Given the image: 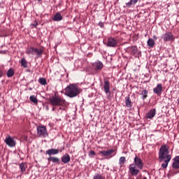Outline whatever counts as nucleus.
<instances>
[{"label":"nucleus","mask_w":179,"mask_h":179,"mask_svg":"<svg viewBox=\"0 0 179 179\" xmlns=\"http://www.w3.org/2000/svg\"><path fill=\"white\" fill-rule=\"evenodd\" d=\"M49 103L52 106V111H55L57 107H59V110H65V107L67 106L65 99H63L57 93H55L54 96L49 99Z\"/></svg>","instance_id":"obj_2"},{"label":"nucleus","mask_w":179,"mask_h":179,"mask_svg":"<svg viewBox=\"0 0 179 179\" xmlns=\"http://www.w3.org/2000/svg\"><path fill=\"white\" fill-rule=\"evenodd\" d=\"M141 94V96H142L143 100H145V99L148 98V91L146 90H142Z\"/></svg>","instance_id":"obj_25"},{"label":"nucleus","mask_w":179,"mask_h":179,"mask_svg":"<svg viewBox=\"0 0 179 179\" xmlns=\"http://www.w3.org/2000/svg\"><path fill=\"white\" fill-rule=\"evenodd\" d=\"M37 134L38 136L41 138H45L48 136V131L45 125H39L37 127Z\"/></svg>","instance_id":"obj_6"},{"label":"nucleus","mask_w":179,"mask_h":179,"mask_svg":"<svg viewBox=\"0 0 179 179\" xmlns=\"http://www.w3.org/2000/svg\"><path fill=\"white\" fill-rule=\"evenodd\" d=\"M44 52L41 48H35L34 47H29L26 50L27 55H36L37 58H41Z\"/></svg>","instance_id":"obj_5"},{"label":"nucleus","mask_w":179,"mask_h":179,"mask_svg":"<svg viewBox=\"0 0 179 179\" xmlns=\"http://www.w3.org/2000/svg\"><path fill=\"white\" fill-rule=\"evenodd\" d=\"M173 169H179V156H176L173 158V163L172 164Z\"/></svg>","instance_id":"obj_17"},{"label":"nucleus","mask_w":179,"mask_h":179,"mask_svg":"<svg viewBox=\"0 0 179 179\" xmlns=\"http://www.w3.org/2000/svg\"><path fill=\"white\" fill-rule=\"evenodd\" d=\"M70 160H71V156H70V155H69V153H66L62 157V161L64 163H69L70 162Z\"/></svg>","instance_id":"obj_18"},{"label":"nucleus","mask_w":179,"mask_h":179,"mask_svg":"<svg viewBox=\"0 0 179 179\" xmlns=\"http://www.w3.org/2000/svg\"><path fill=\"white\" fill-rule=\"evenodd\" d=\"M103 90L106 94L110 92V82L107 78H103Z\"/></svg>","instance_id":"obj_10"},{"label":"nucleus","mask_w":179,"mask_h":179,"mask_svg":"<svg viewBox=\"0 0 179 179\" xmlns=\"http://www.w3.org/2000/svg\"><path fill=\"white\" fill-rule=\"evenodd\" d=\"M5 142L6 145H8V146H10L11 148L16 146V141H15V139L10 136H6Z\"/></svg>","instance_id":"obj_11"},{"label":"nucleus","mask_w":179,"mask_h":179,"mask_svg":"<svg viewBox=\"0 0 179 179\" xmlns=\"http://www.w3.org/2000/svg\"><path fill=\"white\" fill-rule=\"evenodd\" d=\"M14 75H15L14 69H13L12 68L8 69V71H7L8 78H12L13 76H14Z\"/></svg>","instance_id":"obj_24"},{"label":"nucleus","mask_w":179,"mask_h":179,"mask_svg":"<svg viewBox=\"0 0 179 179\" xmlns=\"http://www.w3.org/2000/svg\"><path fill=\"white\" fill-rule=\"evenodd\" d=\"M63 17L61 15V13H56V15L54 16V17H52V20L54 22H61V20H62Z\"/></svg>","instance_id":"obj_20"},{"label":"nucleus","mask_w":179,"mask_h":179,"mask_svg":"<svg viewBox=\"0 0 179 179\" xmlns=\"http://www.w3.org/2000/svg\"><path fill=\"white\" fill-rule=\"evenodd\" d=\"M3 71L0 70V78H1V76H3Z\"/></svg>","instance_id":"obj_36"},{"label":"nucleus","mask_w":179,"mask_h":179,"mask_svg":"<svg viewBox=\"0 0 179 179\" xmlns=\"http://www.w3.org/2000/svg\"><path fill=\"white\" fill-rule=\"evenodd\" d=\"M143 179H148V178L147 177H143Z\"/></svg>","instance_id":"obj_39"},{"label":"nucleus","mask_w":179,"mask_h":179,"mask_svg":"<svg viewBox=\"0 0 179 179\" xmlns=\"http://www.w3.org/2000/svg\"><path fill=\"white\" fill-rule=\"evenodd\" d=\"M162 38L164 41V43H167L169 41L173 42L176 40L175 36H173L171 31H166L164 34L162 35Z\"/></svg>","instance_id":"obj_7"},{"label":"nucleus","mask_w":179,"mask_h":179,"mask_svg":"<svg viewBox=\"0 0 179 179\" xmlns=\"http://www.w3.org/2000/svg\"><path fill=\"white\" fill-rule=\"evenodd\" d=\"M96 155V152H94V150H90V153H89V156L90 157H92L93 156H94Z\"/></svg>","instance_id":"obj_32"},{"label":"nucleus","mask_w":179,"mask_h":179,"mask_svg":"<svg viewBox=\"0 0 179 179\" xmlns=\"http://www.w3.org/2000/svg\"><path fill=\"white\" fill-rule=\"evenodd\" d=\"M125 52H127L128 54H131V55H136L138 54V47L136 45H132L131 47H127L124 49Z\"/></svg>","instance_id":"obj_9"},{"label":"nucleus","mask_w":179,"mask_h":179,"mask_svg":"<svg viewBox=\"0 0 179 179\" xmlns=\"http://www.w3.org/2000/svg\"><path fill=\"white\" fill-rule=\"evenodd\" d=\"M22 138L24 139V141H27V139H28L27 135H24V136H22Z\"/></svg>","instance_id":"obj_33"},{"label":"nucleus","mask_w":179,"mask_h":179,"mask_svg":"<svg viewBox=\"0 0 179 179\" xmlns=\"http://www.w3.org/2000/svg\"><path fill=\"white\" fill-rule=\"evenodd\" d=\"M38 82L41 85H47V79L45 78H40Z\"/></svg>","instance_id":"obj_30"},{"label":"nucleus","mask_w":179,"mask_h":179,"mask_svg":"<svg viewBox=\"0 0 179 179\" xmlns=\"http://www.w3.org/2000/svg\"><path fill=\"white\" fill-rule=\"evenodd\" d=\"M21 65H22V66H23V68H27L28 64H27V61H26L25 58H22L21 59Z\"/></svg>","instance_id":"obj_29"},{"label":"nucleus","mask_w":179,"mask_h":179,"mask_svg":"<svg viewBox=\"0 0 179 179\" xmlns=\"http://www.w3.org/2000/svg\"><path fill=\"white\" fill-rule=\"evenodd\" d=\"M93 68L95 71H101V69H103V62H95L94 64H93Z\"/></svg>","instance_id":"obj_15"},{"label":"nucleus","mask_w":179,"mask_h":179,"mask_svg":"<svg viewBox=\"0 0 179 179\" xmlns=\"http://www.w3.org/2000/svg\"><path fill=\"white\" fill-rule=\"evenodd\" d=\"M159 162H164L162 164L163 169H166L169 162L171 160L169 145H162L159 151Z\"/></svg>","instance_id":"obj_1"},{"label":"nucleus","mask_w":179,"mask_h":179,"mask_svg":"<svg viewBox=\"0 0 179 179\" xmlns=\"http://www.w3.org/2000/svg\"><path fill=\"white\" fill-rule=\"evenodd\" d=\"M38 25V23H37V22L32 24V26H34V27H37Z\"/></svg>","instance_id":"obj_35"},{"label":"nucleus","mask_w":179,"mask_h":179,"mask_svg":"<svg viewBox=\"0 0 179 179\" xmlns=\"http://www.w3.org/2000/svg\"><path fill=\"white\" fill-rule=\"evenodd\" d=\"M82 90L76 85L71 84L65 89V94L69 97H76L80 94Z\"/></svg>","instance_id":"obj_4"},{"label":"nucleus","mask_w":179,"mask_h":179,"mask_svg":"<svg viewBox=\"0 0 179 179\" xmlns=\"http://www.w3.org/2000/svg\"><path fill=\"white\" fill-rule=\"evenodd\" d=\"M156 108H152L145 114V118L152 120V118H154V117L156 115Z\"/></svg>","instance_id":"obj_13"},{"label":"nucleus","mask_w":179,"mask_h":179,"mask_svg":"<svg viewBox=\"0 0 179 179\" xmlns=\"http://www.w3.org/2000/svg\"><path fill=\"white\" fill-rule=\"evenodd\" d=\"M154 38H155V40H157V37L156 36H154Z\"/></svg>","instance_id":"obj_38"},{"label":"nucleus","mask_w":179,"mask_h":179,"mask_svg":"<svg viewBox=\"0 0 179 179\" xmlns=\"http://www.w3.org/2000/svg\"><path fill=\"white\" fill-rule=\"evenodd\" d=\"M126 162V157L125 156H121L119 159V164L120 166H122L123 164Z\"/></svg>","instance_id":"obj_26"},{"label":"nucleus","mask_w":179,"mask_h":179,"mask_svg":"<svg viewBox=\"0 0 179 179\" xmlns=\"http://www.w3.org/2000/svg\"><path fill=\"white\" fill-rule=\"evenodd\" d=\"M29 99H30L31 101H32V103H34V104L38 103V100L37 97H36V96H30Z\"/></svg>","instance_id":"obj_28"},{"label":"nucleus","mask_w":179,"mask_h":179,"mask_svg":"<svg viewBox=\"0 0 179 179\" xmlns=\"http://www.w3.org/2000/svg\"><path fill=\"white\" fill-rule=\"evenodd\" d=\"M48 162H52L53 163H56L57 164H59L60 163V159L59 157H56L54 156H50V157H48Z\"/></svg>","instance_id":"obj_19"},{"label":"nucleus","mask_w":179,"mask_h":179,"mask_svg":"<svg viewBox=\"0 0 179 179\" xmlns=\"http://www.w3.org/2000/svg\"><path fill=\"white\" fill-rule=\"evenodd\" d=\"M39 1H41V0H39Z\"/></svg>","instance_id":"obj_40"},{"label":"nucleus","mask_w":179,"mask_h":179,"mask_svg":"<svg viewBox=\"0 0 179 179\" xmlns=\"http://www.w3.org/2000/svg\"><path fill=\"white\" fill-rule=\"evenodd\" d=\"M144 163L141 157L135 156L134 163L129 164V170L131 176H138L140 173V170L143 169Z\"/></svg>","instance_id":"obj_3"},{"label":"nucleus","mask_w":179,"mask_h":179,"mask_svg":"<svg viewBox=\"0 0 179 179\" xmlns=\"http://www.w3.org/2000/svg\"><path fill=\"white\" fill-rule=\"evenodd\" d=\"M125 104L127 107H128L129 108H131L132 101L129 96H128L127 97H125Z\"/></svg>","instance_id":"obj_21"},{"label":"nucleus","mask_w":179,"mask_h":179,"mask_svg":"<svg viewBox=\"0 0 179 179\" xmlns=\"http://www.w3.org/2000/svg\"><path fill=\"white\" fill-rule=\"evenodd\" d=\"M137 2H138V0H130V1L127 3V5H128V6H131V5H136Z\"/></svg>","instance_id":"obj_31"},{"label":"nucleus","mask_w":179,"mask_h":179,"mask_svg":"<svg viewBox=\"0 0 179 179\" xmlns=\"http://www.w3.org/2000/svg\"><path fill=\"white\" fill-rule=\"evenodd\" d=\"M118 41L115 38H113V37H110L108 38V42H107V47H117Z\"/></svg>","instance_id":"obj_12"},{"label":"nucleus","mask_w":179,"mask_h":179,"mask_svg":"<svg viewBox=\"0 0 179 179\" xmlns=\"http://www.w3.org/2000/svg\"><path fill=\"white\" fill-rule=\"evenodd\" d=\"M114 152H115V149H109L108 150H100L99 155L105 156L106 159H110L113 157L112 153H114Z\"/></svg>","instance_id":"obj_8"},{"label":"nucleus","mask_w":179,"mask_h":179,"mask_svg":"<svg viewBox=\"0 0 179 179\" xmlns=\"http://www.w3.org/2000/svg\"><path fill=\"white\" fill-rule=\"evenodd\" d=\"M153 92L158 96H160L163 92V87L162 83L157 85V86L153 89Z\"/></svg>","instance_id":"obj_14"},{"label":"nucleus","mask_w":179,"mask_h":179,"mask_svg":"<svg viewBox=\"0 0 179 179\" xmlns=\"http://www.w3.org/2000/svg\"><path fill=\"white\" fill-rule=\"evenodd\" d=\"M27 167V164H26V163H20V169L22 173H24V171H26V169Z\"/></svg>","instance_id":"obj_23"},{"label":"nucleus","mask_w":179,"mask_h":179,"mask_svg":"<svg viewBox=\"0 0 179 179\" xmlns=\"http://www.w3.org/2000/svg\"><path fill=\"white\" fill-rule=\"evenodd\" d=\"M99 24L100 27H104V24L103 22H101Z\"/></svg>","instance_id":"obj_34"},{"label":"nucleus","mask_w":179,"mask_h":179,"mask_svg":"<svg viewBox=\"0 0 179 179\" xmlns=\"http://www.w3.org/2000/svg\"><path fill=\"white\" fill-rule=\"evenodd\" d=\"M106 177L103 174L96 173L95 176H94L93 179H105Z\"/></svg>","instance_id":"obj_27"},{"label":"nucleus","mask_w":179,"mask_h":179,"mask_svg":"<svg viewBox=\"0 0 179 179\" xmlns=\"http://www.w3.org/2000/svg\"><path fill=\"white\" fill-rule=\"evenodd\" d=\"M177 103L179 104V97L177 99Z\"/></svg>","instance_id":"obj_37"},{"label":"nucleus","mask_w":179,"mask_h":179,"mask_svg":"<svg viewBox=\"0 0 179 179\" xmlns=\"http://www.w3.org/2000/svg\"><path fill=\"white\" fill-rule=\"evenodd\" d=\"M156 43L155 41V40H153V38H149L148 41V47H150V48H153V47H155Z\"/></svg>","instance_id":"obj_22"},{"label":"nucleus","mask_w":179,"mask_h":179,"mask_svg":"<svg viewBox=\"0 0 179 179\" xmlns=\"http://www.w3.org/2000/svg\"><path fill=\"white\" fill-rule=\"evenodd\" d=\"M58 153H59V149L51 148L46 150V154L49 155L50 157H51L52 155H58Z\"/></svg>","instance_id":"obj_16"}]
</instances>
